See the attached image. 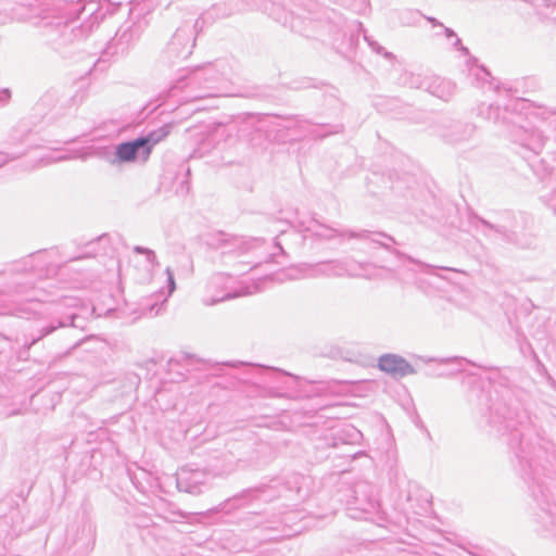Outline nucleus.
I'll list each match as a JSON object with an SVG mask.
<instances>
[{"mask_svg": "<svg viewBox=\"0 0 556 556\" xmlns=\"http://www.w3.org/2000/svg\"><path fill=\"white\" fill-rule=\"evenodd\" d=\"M169 135L168 127L161 128L157 132L150 134L147 138H139L131 142H124L116 147V155L121 162H131L137 157L138 152L142 149L141 155L143 161H148L152 152V146Z\"/></svg>", "mask_w": 556, "mask_h": 556, "instance_id": "1", "label": "nucleus"}, {"mask_svg": "<svg viewBox=\"0 0 556 556\" xmlns=\"http://www.w3.org/2000/svg\"><path fill=\"white\" fill-rule=\"evenodd\" d=\"M378 367L380 370L392 376L404 377L414 374L412 365L406 359L395 354H384L380 356Z\"/></svg>", "mask_w": 556, "mask_h": 556, "instance_id": "2", "label": "nucleus"}]
</instances>
